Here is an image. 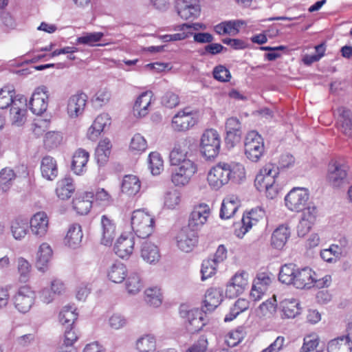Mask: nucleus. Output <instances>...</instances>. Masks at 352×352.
Wrapping results in <instances>:
<instances>
[{
  "label": "nucleus",
  "instance_id": "obj_1",
  "mask_svg": "<svg viewBox=\"0 0 352 352\" xmlns=\"http://www.w3.org/2000/svg\"><path fill=\"white\" fill-rule=\"evenodd\" d=\"M190 140L186 138L179 140L170 153L172 169L171 180L175 186H184L190 182L197 172L195 162L187 158L190 151Z\"/></svg>",
  "mask_w": 352,
  "mask_h": 352
},
{
  "label": "nucleus",
  "instance_id": "obj_2",
  "mask_svg": "<svg viewBox=\"0 0 352 352\" xmlns=\"http://www.w3.org/2000/svg\"><path fill=\"white\" fill-rule=\"evenodd\" d=\"M316 273L309 267L299 268L294 263L283 265L279 272L278 280L297 289H310L314 285Z\"/></svg>",
  "mask_w": 352,
  "mask_h": 352
},
{
  "label": "nucleus",
  "instance_id": "obj_3",
  "mask_svg": "<svg viewBox=\"0 0 352 352\" xmlns=\"http://www.w3.org/2000/svg\"><path fill=\"white\" fill-rule=\"evenodd\" d=\"M278 174V166L270 163L265 164L256 176L255 187L260 192L265 191L268 198L273 199L278 193V187L274 184Z\"/></svg>",
  "mask_w": 352,
  "mask_h": 352
},
{
  "label": "nucleus",
  "instance_id": "obj_4",
  "mask_svg": "<svg viewBox=\"0 0 352 352\" xmlns=\"http://www.w3.org/2000/svg\"><path fill=\"white\" fill-rule=\"evenodd\" d=\"M206 312L204 309H189L186 305H182L179 307L180 316L186 319V328L191 333L199 331L206 324Z\"/></svg>",
  "mask_w": 352,
  "mask_h": 352
},
{
  "label": "nucleus",
  "instance_id": "obj_5",
  "mask_svg": "<svg viewBox=\"0 0 352 352\" xmlns=\"http://www.w3.org/2000/svg\"><path fill=\"white\" fill-rule=\"evenodd\" d=\"M154 219L142 210L133 211L131 219V228L139 238L149 236L153 230Z\"/></svg>",
  "mask_w": 352,
  "mask_h": 352
},
{
  "label": "nucleus",
  "instance_id": "obj_6",
  "mask_svg": "<svg viewBox=\"0 0 352 352\" xmlns=\"http://www.w3.org/2000/svg\"><path fill=\"white\" fill-rule=\"evenodd\" d=\"M221 146L220 136L212 129L206 130L200 140V152L206 160L214 159L219 154Z\"/></svg>",
  "mask_w": 352,
  "mask_h": 352
},
{
  "label": "nucleus",
  "instance_id": "obj_7",
  "mask_svg": "<svg viewBox=\"0 0 352 352\" xmlns=\"http://www.w3.org/2000/svg\"><path fill=\"white\" fill-rule=\"evenodd\" d=\"M349 166L337 160H332L328 165L327 181L336 188L342 187L349 183Z\"/></svg>",
  "mask_w": 352,
  "mask_h": 352
},
{
  "label": "nucleus",
  "instance_id": "obj_8",
  "mask_svg": "<svg viewBox=\"0 0 352 352\" xmlns=\"http://www.w3.org/2000/svg\"><path fill=\"white\" fill-rule=\"evenodd\" d=\"M245 155L250 161L258 162L263 156L265 147L262 137L254 131L249 132L245 139Z\"/></svg>",
  "mask_w": 352,
  "mask_h": 352
},
{
  "label": "nucleus",
  "instance_id": "obj_9",
  "mask_svg": "<svg viewBox=\"0 0 352 352\" xmlns=\"http://www.w3.org/2000/svg\"><path fill=\"white\" fill-rule=\"evenodd\" d=\"M309 192L305 188H294L285 197L286 207L291 211L300 212L307 205Z\"/></svg>",
  "mask_w": 352,
  "mask_h": 352
},
{
  "label": "nucleus",
  "instance_id": "obj_10",
  "mask_svg": "<svg viewBox=\"0 0 352 352\" xmlns=\"http://www.w3.org/2000/svg\"><path fill=\"white\" fill-rule=\"evenodd\" d=\"M232 170L228 164H219L213 167L208 175L209 184L217 190L231 179Z\"/></svg>",
  "mask_w": 352,
  "mask_h": 352
},
{
  "label": "nucleus",
  "instance_id": "obj_11",
  "mask_svg": "<svg viewBox=\"0 0 352 352\" xmlns=\"http://www.w3.org/2000/svg\"><path fill=\"white\" fill-rule=\"evenodd\" d=\"M35 293L28 286L21 287L14 296V304L21 313L28 312L34 303Z\"/></svg>",
  "mask_w": 352,
  "mask_h": 352
},
{
  "label": "nucleus",
  "instance_id": "obj_12",
  "mask_svg": "<svg viewBox=\"0 0 352 352\" xmlns=\"http://www.w3.org/2000/svg\"><path fill=\"white\" fill-rule=\"evenodd\" d=\"M48 90L45 86L37 87L30 98L29 106L34 114L41 115L48 107Z\"/></svg>",
  "mask_w": 352,
  "mask_h": 352
},
{
  "label": "nucleus",
  "instance_id": "obj_13",
  "mask_svg": "<svg viewBox=\"0 0 352 352\" xmlns=\"http://www.w3.org/2000/svg\"><path fill=\"white\" fill-rule=\"evenodd\" d=\"M177 247L184 252L192 250L198 241V236L195 230L186 227L182 228L176 236Z\"/></svg>",
  "mask_w": 352,
  "mask_h": 352
},
{
  "label": "nucleus",
  "instance_id": "obj_14",
  "mask_svg": "<svg viewBox=\"0 0 352 352\" xmlns=\"http://www.w3.org/2000/svg\"><path fill=\"white\" fill-rule=\"evenodd\" d=\"M176 9L178 15L185 20L194 19L200 13L198 0H177Z\"/></svg>",
  "mask_w": 352,
  "mask_h": 352
},
{
  "label": "nucleus",
  "instance_id": "obj_15",
  "mask_svg": "<svg viewBox=\"0 0 352 352\" xmlns=\"http://www.w3.org/2000/svg\"><path fill=\"white\" fill-rule=\"evenodd\" d=\"M49 219L44 212H38L33 215L29 221L31 231L37 237H43L48 230Z\"/></svg>",
  "mask_w": 352,
  "mask_h": 352
},
{
  "label": "nucleus",
  "instance_id": "obj_16",
  "mask_svg": "<svg viewBox=\"0 0 352 352\" xmlns=\"http://www.w3.org/2000/svg\"><path fill=\"white\" fill-rule=\"evenodd\" d=\"M173 125L176 130L186 131L193 126L197 120L188 108L179 111L173 118Z\"/></svg>",
  "mask_w": 352,
  "mask_h": 352
},
{
  "label": "nucleus",
  "instance_id": "obj_17",
  "mask_svg": "<svg viewBox=\"0 0 352 352\" xmlns=\"http://www.w3.org/2000/svg\"><path fill=\"white\" fill-rule=\"evenodd\" d=\"M210 214V208L206 204H200L192 211L189 220L188 228L196 230L201 227L207 221Z\"/></svg>",
  "mask_w": 352,
  "mask_h": 352
},
{
  "label": "nucleus",
  "instance_id": "obj_18",
  "mask_svg": "<svg viewBox=\"0 0 352 352\" xmlns=\"http://www.w3.org/2000/svg\"><path fill=\"white\" fill-rule=\"evenodd\" d=\"M27 100L23 96H19V102H15L10 108V120L13 124L21 126L25 121Z\"/></svg>",
  "mask_w": 352,
  "mask_h": 352
},
{
  "label": "nucleus",
  "instance_id": "obj_19",
  "mask_svg": "<svg viewBox=\"0 0 352 352\" xmlns=\"http://www.w3.org/2000/svg\"><path fill=\"white\" fill-rule=\"evenodd\" d=\"M87 98L84 94H75L69 98L67 104V113L70 117L76 118L83 112Z\"/></svg>",
  "mask_w": 352,
  "mask_h": 352
},
{
  "label": "nucleus",
  "instance_id": "obj_20",
  "mask_svg": "<svg viewBox=\"0 0 352 352\" xmlns=\"http://www.w3.org/2000/svg\"><path fill=\"white\" fill-rule=\"evenodd\" d=\"M223 291L221 288H210L205 294L204 310L211 312L214 311L223 300Z\"/></svg>",
  "mask_w": 352,
  "mask_h": 352
},
{
  "label": "nucleus",
  "instance_id": "obj_21",
  "mask_svg": "<svg viewBox=\"0 0 352 352\" xmlns=\"http://www.w3.org/2000/svg\"><path fill=\"white\" fill-rule=\"evenodd\" d=\"M110 124L111 118L109 114H100L95 119L93 124L89 127L87 132L88 138L92 141L96 140L104 128Z\"/></svg>",
  "mask_w": 352,
  "mask_h": 352
},
{
  "label": "nucleus",
  "instance_id": "obj_22",
  "mask_svg": "<svg viewBox=\"0 0 352 352\" xmlns=\"http://www.w3.org/2000/svg\"><path fill=\"white\" fill-rule=\"evenodd\" d=\"M102 239L101 243L104 245H111L116 236V225L113 220L110 219L107 215H102L101 217Z\"/></svg>",
  "mask_w": 352,
  "mask_h": 352
},
{
  "label": "nucleus",
  "instance_id": "obj_23",
  "mask_svg": "<svg viewBox=\"0 0 352 352\" xmlns=\"http://www.w3.org/2000/svg\"><path fill=\"white\" fill-rule=\"evenodd\" d=\"M135 241L133 237L121 235L114 245L115 253L120 258L130 256L134 248Z\"/></svg>",
  "mask_w": 352,
  "mask_h": 352
},
{
  "label": "nucleus",
  "instance_id": "obj_24",
  "mask_svg": "<svg viewBox=\"0 0 352 352\" xmlns=\"http://www.w3.org/2000/svg\"><path fill=\"white\" fill-rule=\"evenodd\" d=\"M42 176L47 180L52 181L58 175V166L56 161L51 156L43 157L41 163Z\"/></svg>",
  "mask_w": 352,
  "mask_h": 352
},
{
  "label": "nucleus",
  "instance_id": "obj_25",
  "mask_svg": "<svg viewBox=\"0 0 352 352\" xmlns=\"http://www.w3.org/2000/svg\"><path fill=\"white\" fill-rule=\"evenodd\" d=\"M141 256L146 263L155 264L160 261V254L155 244L146 241L142 244Z\"/></svg>",
  "mask_w": 352,
  "mask_h": 352
},
{
  "label": "nucleus",
  "instance_id": "obj_26",
  "mask_svg": "<svg viewBox=\"0 0 352 352\" xmlns=\"http://www.w3.org/2000/svg\"><path fill=\"white\" fill-rule=\"evenodd\" d=\"M244 23L240 20L226 21L215 25L214 29L219 35L228 34L235 36L239 32V28Z\"/></svg>",
  "mask_w": 352,
  "mask_h": 352
},
{
  "label": "nucleus",
  "instance_id": "obj_27",
  "mask_svg": "<svg viewBox=\"0 0 352 352\" xmlns=\"http://www.w3.org/2000/svg\"><path fill=\"white\" fill-rule=\"evenodd\" d=\"M29 220L27 218L17 217L11 222L10 229L16 240L23 239L29 230Z\"/></svg>",
  "mask_w": 352,
  "mask_h": 352
},
{
  "label": "nucleus",
  "instance_id": "obj_28",
  "mask_svg": "<svg viewBox=\"0 0 352 352\" xmlns=\"http://www.w3.org/2000/svg\"><path fill=\"white\" fill-rule=\"evenodd\" d=\"M152 96V91H147L137 98L133 106L135 114L137 113L139 116L143 117L148 113V107L151 104Z\"/></svg>",
  "mask_w": 352,
  "mask_h": 352
},
{
  "label": "nucleus",
  "instance_id": "obj_29",
  "mask_svg": "<svg viewBox=\"0 0 352 352\" xmlns=\"http://www.w3.org/2000/svg\"><path fill=\"white\" fill-rule=\"evenodd\" d=\"M289 236V228L287 226H280L272 233L271 244L274 248L281 250L285 246Z\"/></svg>",
  "mask_w": 352,
  "mask_h": 352
},
{
  "label": "nucleus",
  "instance_id": "obj_30",
  "mask_svg": "<svg viewBox=\"0 0 352 352\" xmlns=\"http://www.w3.org/2000/svg\"><path fill=\"white\" fill-rule=\"evenodd\" d=\"M141 184L138 177L135 175H128L124 177L121 190L129 196L136 195L140 190Z\"/></svg>",
  "mask_w": 352,
  "mask_h": 352
},
{
  "label": "nucleus",
  "instance_id": "obj_31",
  "mask_svg": "<svg viewBox=\"0 0 352 352\" xmlns=\"http://www.w3.org/2000/svg\"><path fill=\"white\" fill-rule=\"evenodd\" d=\"M82 236L81 226L74 223L69 227L65 238V243L72 248H76L80 244Z\"/></svg>",
  "mask_w": 352,
  "mask_h": 352
},
{
  "label": "nucleus",
  "instance_id": "obj_32",
  "mask_svg": "<svg viewBox=\"0 0 352 352\" xmlns=\"http://www.w3.org/2000/svg\"><path fill=\"white\" fill-rule=\"evenodd\" d=\"M89 156V153L82 148H79L75 152L72 162V169L76 175H80L83 172Z\"/></svg>",
  "mask_w": 352,
  "mask_h": 352
},
{
  "label": "nucleus",
  "instance_id": "obj_33",
  "mask_svg": "<svg viewBox=\"0 0 352 352\" xmlns=\"http://www.w3.org/2000/svg\"><path fill=\"white\" fill-rule=\"evenodd\" d=\"M19 100V96H15V90L12 86H5L0 89V109H6Z\"/></svg>",
  "mask_w": 352,
  "mask_h": 352
},
{
  "label": "nucleus",
  "instance_id": "obj_34",
  "mask_svg": "<svg viewBox=\"0 0 352 352\" xmlns=\"http://www.w3.org/2000/svg\"><path fill=\"white\" fill-rule=\"evenodd\" d=\"M75 188L73 180L70 177H65L57 183L56 192L57 196L63 200L71 197L74 192Z\"/></svg>",
  "mask_w": 352,
  "mask_h": 352
},
{
  "label": "nucleus",
  "instance_id": "obj_35",
  "mask_svg": "<svg viewBox=\"0 0 352 352\" xmlns=\"http://www.w3.org/2000/svg\"><path fill=\"white\" fill-rule=\"evenodd\" d=\"M52 255V250L47 243H43L40 245L37 253L36 265L38 270L44 272Z\"/></svg>",
  "mask_w": 352,
  "mask_h": 352
},
{
  "label": "nucleus",
  "instance_id": "obj_36",
  "mask_svg": "<svg viewBox=\"0 0 352 352\" xmlns=\"http://www.w3.org/2000/svg\"><path fill=\"white\" fill-rule=\"evenodd\" d=\"M328 352H351L352 344L344 336L331 340L327 346Z\"/></svg>",
  "mask_w": 352,
  "mask_h": 352
},
{
  "label": "nucleus",
  "instance_id": "obj_37",
  "mask_svg": "<svg viewBox=\"0 0 352 352\" xmlns=\"http://www.w3.org/2000/svg\"><path fill=\"white\" fill-rule=\"evenodd\" d=\"M126 266L121 263H113L108 271L109 279L115 283H122L126 276Z\"/></svg>",
  "mask_w": 352,
  "mask_h": 352
},
{
  "label": "nucleus",
  "instance_id": "obj_38",
  "mask_svg": "<svg viewBox=\"0 0 352 352\" xmlns=\"http://www.w3.org/2000/svg\"><path fill=\"white\" fill-rule=\"evenodd\" d=\"M238 208L239 203L236 198L223 199L220 210V217L226 219L231 218L235 214Z\"/></svg>",
  "mask_w": 352,
  "mask_h": 352
},
{
  "label": "nucleus",
  "instance_id": "obj_39",
  "mask_svg": "<svg viewBox=\"0 0 352 352\" xmlns=\"http://www.w3.org/2000/svg\"><path fill=\"white\" fill-rule=\"evenodd\" d=\"M111 144L109 139L101 140L95 152L96 160L98 164H104L108 160L111 153Z\"/></svg>",
  "mask_w": 352,
  "mask_h": 352
},
{
  "label": "nucleus",
  "instance_id": "obj_40",
  "mask_svg": "<svg viewBox=\"0 0 352 352\" xmlns=\"http://www.w3.org/2000/svg\"><path fill=\"white\" fill-rule=\"evenodd\" d=\"M341 131L347 136L352 135V114L344 107L339 109Z\"/></svg>",
  "mask_w": 352,
  "mask_h": 352
},
{
  "label": "nucleus",
  "instance_id": "obj_41",
  "mask_svg": "<svg viewBox=\"0 0 352 352\" xmlns=\"http://www.w3.org/2000/svg\"><path fill=\"white\" fill-rule=\"evenodd\" d=\"M93 197L92 192L86 194V199L76 198L73 200V208L80 214H87L92 207V201L89 198Z\"/></svg>",
  "mask_w": 352,
  "mask_h": 352
},
{
  "label": "nucleus",
  "instance_id": "obj_42",
  "mask_svg": "<svg viewBox=\"0 0 352 352\" xmlns=\"http://www.w3.org/2000/svg\"><path fill=\"white\" fill-rule=\"evenodd\" d=\"M14 171L10 168H4L0 171V188L3 192H7L12 186L16 179Z\"/></svg>",
  "mask_w": 352,
  "mask_h": 352
},
{
  "label": "nucleus",
  "instance_id": "obj_43",
  "mask_svg": "<svg viewBox=\"0 0 352 352\" xmlns=\"http://www.w3.org/2000/svg\"><path fill=\"white\" fill-rule=\"evenodd\" d=\"M16 265L19 280L22 283H26L30 277L32 270L30 263L24 258L19 257L16 259Z\"/></svg>",
  "mask_w": 352,
  "mask_h": 352
},
{
  "label": "nucleus",
  "instance_id": "obj_44",
  "mask_svg": "<svg viewBox=\"0 0 352 352\" xmlns=\"http://www.w3.org/2000/svg\"><path fill=\"white\" fill-rule=\"evenodd\" d=\"M136 346L140 352H152L155 350V339L151 335H146L139 338Z\"/></svg>",
  "mask_w": 352,
  "mask_h": 352
},
{
  "label": "nucleus",
  "instance_id": "obj_45",
  "mask_svg": "<svg viewBox=\"0 0 352 352\" xmlns=\"http://www.w3.org/2000/svg\"><path fill=\"white\" fill-rule=\"evenodd\" d=\"M299 304L296 300H285L282 302L283 312L287 318H294L300 314Z\"/></svg>",
  "mask_w": 352,
  "mask_h": 352
},
{
  "label": "nucleus",
  "instance_id": "obj_46",
  "mask_svg": "<svg viewBox=\"0 0 352 352\" xmlns=\"http://www.w3.org/2000/svg\"><path fill=\"white\" fill-rule=\"evenodd\" d=\"M145 300L147 304L155 307H159L162 302V294L157 287H151L145 291Z\"/></svg>",
  "mask_w": 352,
  "mask_h": 352
},
{
  "label": "nucleus",
  "instance_id": "obj_47",
  "mask_svg": "<svg viewBox=\"0 0 352 352\" xmlns=\"http://www.w3.org/2000/svg\"><path fill=\"white\" fill-rule=\"evenodd\" d=\"M77 314L72 307H65L59 313V320L63 325L72 327L74 321L77 319Z\"/></svg>",
  "mask_w": 352,
  "mask_h": 352
},
{
  "label": "nucleus",
  "instance_id": "obj_48",
  "mask_svg": "<svg viewBox=\"0 0 352 352\" xmlns=\"http://www.w3.org/2000/svg\"><path fill=\"white\" fill-rule=\"evenodd\" d=\"M142 287L140 278L137 273H132L127 278L126 281V288L131 294L138 293Z\"/></svg>",
  "mask_w": 352,
  "mask_h": 352
},
{
  "label": "nucleus",
  "instance_id": "obj_49",
  "mask_svg": "<svg viewBox=\"0 0 352 352\" xmlns=\"http://www.w3.org/2000/svg\"><path fill=\"white\" fill-rule=\"evenodd\" d=\"M149 168L154 175H159L163 167V160L157 152H152L148 156Z\"/></svg>",
  "mask_w": 352,
  "mask_h": 352
},
{
  "label": "nucleus",
  "instance_id": "obj_50",
  "mask_svg": "<svg viewBox=\"0 0 352 352\" xmlns=\"http://www.w3.org/2000/svg\"><path fill=\"white\" fill-rule=\"evenodd\" d=\"M103 36L102 32H87L78 37L76 42L78 44L94 45V43L100 41Z\"/></svg>",
  "mask_w": 352,
  "mask_h": 352
},
{
  "label": "nucleus",
  "instance_id": "obj_51",
  "mask_svg": "<svg viewBox=\"0 0 352 352\" xmlns=\"http://www.w3.org/2000/svg\"><path fill=\"white\" fill-rule=\"evenodd\" d=\"M62 141V136L59 133L50 131L45 134L44 144L50 149L56 148Z\"/></svg>",
  "mask_w": 352,
  "mask_h": 352
},
{
  "label": "nucleus",
  "instance_id": "obj_52",
  "mask_svg": "<svg viewBox=\"0 0 352 352\" xmlns=\"http://www.w3.org/2000/svg\"><path fill=\"white\" fill-rule=\"evenodd\" d=\"M276 300L275 296L263 302L259 306V311L263 316L270 317L276 311Z\"/></svg>",
  "mask_w": 352,
  "mask_h": 352
},
{
  "label": "nucleus",
  "instance_id": "obj_53",
  "mask_svg": "<svg viewBox=\"0 0 352 352\" xmlns=\"http://www.w3.org/2000/svg\"><path fill=\"white\" fill-rule=\"evenodd\" d=\"M217 264L212 259L205 260L202 263L201 265V279L203 280L210 277L212 275L215 274Z\"/></svg>",
  "mask_w": 352,
  "mask_h": 352
},
{
  "label": "nucleus",
  "instance_id": "obj_54",
  "mask_svg": "<svg viewBox=\"0 0 352 352\" xmlns=\"http://www.w3.org/2000/svg\"><path fill=\"white\" fill-rule=\"evenodd\" d=\"M242 229L243 234L247 232L254 225H256L258 219L256 215V211L252 210L246 215H243L242 218Z\"/></svg>",
  "mask_w": 352,
  "mask_h": 352
},
{
  "label": "nucleus",
  "instance_id": "obj_55",
  "mask_svg": "<svg viewBox=\"0 0 352 352\" xmlns=\"http://www.w3.org/2000/svg\"><path fill=\"white\" fill-rule=\"evenodd\" d=\"M245 336L243 329L239 327L236 330L228 333L226 342L228 345L231 347L236 346L243 339Z\"/></svg>",
  "mask_w": 352,
  "mask_h": 352
},
{
  "label": "nucleus",
  "instance_id": "obj_56",
  "mask_svg": "<svg viewBox=\"0 0 352 352\" xmlns=\"http://www.w3.org/2000/svg\"><path fill=\"white\" fill-rule=\"evenodd\" d=\"M212 74L214 78L220 82H228L231 78L230 71L221 65H217L214 68Z\"/></svg>",
  "mask_w": 352,
  "mask_h": 352
},
{
  "label": "nucleus",
  "instance_id": "obj_57",
  "mask_svg": "<svg viewBox=\"0 0 352 352\" xmlns=\"http://www.w3.org/2000/svg\"><path fill=\"white\" fill-rule=\"evenodd\" d=\"M248 274L245 272L236 273L231 278L230 282L236 286L238 290L243 292L248 284Z\"/></svg>",
  "mask_w": 352,
  "mask_h": 352
},
{
  "label": "nucleus",
  "instance_id": "obj_58",
  "mask_svg": "<svg viewBox=\"0 0 352 352\" xmlns=\"http://www.w3.org/2000/svg\"><path fill=\"white\" fill-rule=\"evenodd\" d=\"M180 202V194L178 191L174 190L173 191L168 192L164 198L165 206L170 208H175Z\"/></svg>",
  "mask_w": 352,
  "mask_h": 352
},
{
  "label": "nucleus",
  "instance_id": "obj_59",
  "mask_svg": "<svg viewBox=\"0 0 352 352\" xmlns=\"http://www.w3.org/2000/svg\"><path fill=\"white\" fill-rule=\"evenodd\" d=\"M147 147L146 140L140 134H135L131 139L130 148L136 151H144Z\"/></svg>",
  "mask_w": 352,
  "mask_h": 352
},
{
  "label": "nucleus",
  "instance_id": "obj_60",
  "mask_svg": "<svg viewBox=\"0 0 352 352\" xmlns=\"http://www.w3.org/2000/svg\"><path fill=\"white\" fill-rule=\"evenodd\" d=\"M179 103L178 95L171 91H167L162 98V104L168 108L175 107Z\"/></svg>",
  "mask_w": 352,
  "mask_h": 352
},
{
  "label": "nucleus",
  "instance_id": "obj_61",
  "mask_svg": "<svg viewBox=\"0 0 352 352\" xmlns=\"http://www.w3.org/2000/svg\"><path fill=\"white\" fill-rule=\"evenodd\" d=\"M318 338L316 336H308L304 338V343L300 352H311L318 346Z\"/></svg>",
  "mask_w": 352,
  "mask_h": 352
},
{
  "label": "nucleus",
  "instance_id": "obj_62",
  "mask_svg": "<svg viewBox=\"0 0 352 352\" xmlns=\"http://www.w3.org/2000/svg\"><path fill=\"white\" fill-rule=\"evenodd\" d=\"M301 211L302 212L301 219L314 223L317 216V209L315 206L311 204H307V205Z\"/></svg>",
  "mask_w": 352,
  "mask_h": 352
},
{
  "label": "nucleus",
  "instance_id": "obj_63",
  "mask_svg": "<svg viewBox=\"0 0 352 352\" xmlns=\"http://www.w3.org/2000/svg\"><path fill=\"white\" fill-rule=\"evenodd\" d=\"M208 340L204 336H201L199 340L188 349V352H206Z\"/></svg>",
  "mask_w": 352,
  "mask_h": 352
},
{
  "label": "nucleus",
  "instance_id": "obj_64",
  "mask_svg": "<svg viewBox=\"0 0 352 352\" xmlns=\"http://www.w3.org/2000/svg\"><path fill=\"white\" fill-rule=\"evenodd\" d=\"M285 338L278 336L269 346L262 350L261 352H279L283 347Z\"/></svg>",
  "mask_w": 352,
  "mask_h": 352
}]
</instances>
